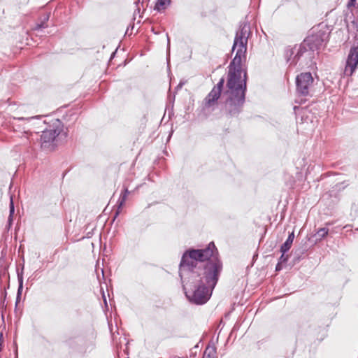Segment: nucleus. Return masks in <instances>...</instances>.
Returning a JSON list of instances; mask_svg holds the SVG:
<instances>
[{
	"instance_id": "19",
	"label": "nucleus",
	"mask_w": 358,
	"mask_h": 358,
	"mask_svg": "<svg viewBox=\"0 0 358 358\" xmlns=\"http://www.w3.org/2000/svg\"><path fill=\"white\" fill-rule=\"evenodd\" d=\"M347 28L349 31L356 34L358 31V21L353 20L347 24Z\"/></svg>"
},
{
	"instance_id": "6",
	"label": "nucleus",
	"mask_w": 358,
	"mask_h": 358,
	"mask_svg": "<svg viewBox=\"0 0 358 358\" xmlns=\"http://www.w3.org/2000/svg\"><path fill=\"white\" fill-rule=\"evenodd\" d=\"M250 34V24L247 22H241L238 30L236 31L232 46V51L238 48L235 56L243 57L245 59L248 40Z\"/></svg>"
},
{
	"instance_id": "18",
	"label": "nucleus",
	"mask_w": 358,
	"mask_h": 358,
	"mask_svg": "<svg viewBox=\"0 0 358 358\" xmlns=\"http://www.w3.org/2000/svg\"><path fill=\"white\" fill-rule=\"evenodd\" d=\"M328 233H329L328 228H326V227L320 228L315 234L317 240H322V238H324V237H326L327 236Z\"/></svg>"
},
{
	"instance_id": "23",
	"label": "nucleus",
	"mask_w": 358,
	"mask_h": 358,
	"mask_svg": "<svg viewBox=\"0 0 358 358\" xmlns=\"http://www.w3.org/2000/svg\"><path fill=\"white\" fill-rule=\"evenodd\" d=\"M121 193H123L124 194L129 195L130 194V192L128 190V188L127 187H123V190Z\"/></svg>"
},
{
	"instance_id": "16",
	"label": "nucleus",
	"mask_w": 358,
	"mask_h": 358,
	"mask_svg": "<svg viewBox=\"0 0 358 358\" xmlns=\"http://www.w3.org/2000/svg\"><path fill=\"white\" fill-rule=\"evenodd\" d=\"M171 3V0H157L155 9L159 12L164 10L166 6Z\"/></svg>"
},
{
	"instance_id": "20",
	"label": "nucleus",
	"mask_w": 358,
	"mask_h": 358,
	"mask_svg": "<svg viewBox=\"0 0 358 358\" xmlns=\"http://www.w3.org/2000/svg\"><path fill=\"white\" fill-rule=\"evenodd\" d=\"M14 211H15L14 204H13V199H10V215H9V217H8V222H11L12 221V217H13V215L14 213Z\"/></svg>"
},
{
	"instance_id": "12",
	"label": "nucleus",
	"mask_w": 358,
	"mask_h": 358,
	"mask_svg": "<svg viewBox=\"0 0 358 358\" xmlns=\"http://www.w3.org/2000/svg\"><path fill=\"white\" fill-rule=\"evenodd\" d=\"M50 13H46L41 15L39 18V22H38L34 29L35 31H39L42 29L48 27L47 22L49 20Z\"/></svg>"
},
{
	"instance_id": "15",
	"label": "nucleus",
	"mask_w": 358,
	"mask_h": 358,
	"mask_svg": "<svg viewBox=\"0 0 358 358\" xmlns=\"http://www.w3.org/2000/svg\"><path fill=\"white\" fill-rule=\"evenodd\" d=\"M127 196H128L127 195L124 194L123 193L120 194V198H119L118 201H117L118 208H117V210L116 211V213L115 214L113 220L118 216V215L120 213V209L121 208H122V206L124 205V203H125V202L127 201Z\"/></svg>"
},
{
	"instance_id": "8",
	"label": "nucleus",
	"mask_w": 358,
	"mask_h": 358,
	"mask_svg": "<svg viewBox=\"0 0 358 358\" xmlns=\"http://www.w3.org/2000/svg\"><path fill=\"white\" fill-rule=\"evenodd\" d=\"M225 80L222 78L217 84L214 86L203 101L202 107L203 110L213 111L216 108L218 99L221 96Z\"/></svg>"
},
{
	"instance_id": "29",
	"label": "nucleus",
	"mask_w": 358,
	"mask_h": 358,
	"mask_svg": "<svg viewBox=\"0 0 358 358\" xmlns=\"http://www.w3.org/2000/svg\"><path fill=\"white\" fill-rule=\"evenodd\" d=\"M166 36H167V40H168V45H167V49H168V51L170 49V41H169V35L168 34H166Z\"/></svg>"
},
{
	"instance_id": "21",
	"label": "nucleus",
	"mask_w": 358,
	"mask_h": 358,
	"mask_svg": "<svg viewBox=\"0 0 358 358\" xmlns=\"http://www.w3.org/2000/svg\"><path fill=\"white\" fill-rule=\"evenodd\" d=\"M285 253L286 252H282V255H281V256L279 258L278 262H280L282 264L287 263V262L288 260V258H289V255H285Z\"/></svg>"
},
{
	"instance_id": "13",
	"label": "nucleus",
	"mask_w": 358,
	"mask_h": 358,
	"mask_svg": "<svg viewBox=\"0 0 358 358\" xmlns=\"http://www.w3.org/2000/svg\"><path fill=\"white\" fill-rule=\"evenodd\" d=\"M17 280H18V288L17 292V296H16V301H15V306H17L18 303L20 302L21 299V295L23 289V275L22 272L20 273L17 272Z\"/></svg>"
},
{
	"instance_id": "4",
	"label": "nucleus",
	"mask_w": 358,
	"mask_h": 358,
	"mask_svg": "<svg viewBox=\"0 0 358 358\" xmlns=\"http://www.w3.org/2000/svg\"><path fill=\"white\" fill-rule=\"evenodd\" d=\"M63 131L62 122L57 119L48 129L42 131L40 136L41 147L43 150L52 151L57 146L58 136Z\"/></svg>"
},
{
	"instance_id": "11",
	"label": "nucleus",
	"mask_w": 358,
	"mask_h": 358,
	"mask_svg": "<svg viewBox=\"0 0 358 358\" xmlns=\"http://www.w3.org/2000/svg\"><path fill=\"white\" fill-rule=\"evenodd\" d=\"M27 127H23V135L22 138H24L26 139L27 142H24V143H35L36 141L39 139V135L38 132H31L29 130H26Z\"/></svg>"
},
{
	"instance_id": "31",
	"label": "nucleus",
	"mask_w": 358,
	"mask_h": 358,
	"mask_svg": "<svg viewBox=\"0 0 358 358\" xmlns=\"http://www.w3.org/2000/svg\"><path fill=\"white\" fill-rule=\"evenodd\" d=\"M94 347H95V344L94 343H91L90 351L93 350L94 348Z\"/></svg>"
},
{
	"instance_id": "2",
	"label": "nucleus",
	"mask_w": 358,
	"mask_h": 358,
	"mask_svg": "<svg viewBox=\"0 0 358 358\" xmlns=\"http://www.w3.org/2000/svg\"><path fill=\"white\" fill-rule=\"evenodd\" d=\"M243 59V57L235 56L228 66L227 92H243L246 94L248 76L242 68Z\"/></svg>"
},
{
	"instance_id": "25",
	"label": "nucleus",
	"mask_w": 358,
	"mask_h": 358,
	"mask_svg": "<svg viewBox=\"0 0 358 358\" xmlns=\"http://www.w3.org/2000/svg\"><path fill=\"white\" fill-rule=\"evenodd\" d=\"M139 3H140V0H136V1H134V3L136 4V7H137V8H136V10H135V13H136V12H138V13H139V12H140V8H138V4H139Z\"/></svg>"
},
{
	"instance_id": "28",
	"label": "nucleus",
	"mask_w": 358,
	"mask_h": 358,
	"mask_svg": "<svg viewBox=\"0 0 358 358\" xmlns=\"http://www.w3.org/2000/svg\"><path fill=\"white\" fill-rule=\"evenodd\" d=\"M12 124H13V127L15 129H18V130L20 131V128L18 125H16V124L15 122H12Z\"/></svg>"
},
{
	"instance_id": "24",
	"label": "nucleus",
	"mask_w": 358,
	"mask_h": 358,
	"mask_svg": "<svg viewBox=\"0 0 358 358\" xmlns=\"http://www.w3.org/2000/svg\"><path fill=\"white\" fill-rule=\"evenodd\" d=\"M355 3H356V0H350L348 3V7L355 6Z\"/></svg>"
},
{
	"instance_id": "14",
	"label": "nucleus",
	"mask_w": 358,
	"mask_h": 358,
	"mask_svg": "<svg viewBox=\"0 0 358 358\" xmlns=\"http://www.w3.org/2000/svg\"><path fill=\"white\" fill-rule=\"evenodd\" d=\"M294 238V231L291 232L285 242L280 247L281 252H287L291 248L293 241Z\"/></svg>"
},
{
	"instance_id": "32",
	"label": "nucleus",
	"mask_w": 358,
	"mask_h": 358,
	"mask_svg": "<svg viewBox=\"0 0 358 358\" xmlns=\"http://www.w3.org/2000/svg\"><path fill=\"white\" fill-rule=\"evenodd\" d=\"M129 29V27H127V31H126V34H127V33H128Z\"/></svg>"
},
{
	"instance_id": "5",
	"label": "nucleus",
	"mask_w": 358,
	"mask_h": 358,
	"mask_svg": "<svg viewBox=\"0 0 358 358\" xmlns=\"http://www.w3.org/2000/svg\"><path fill=\"white\" fill-rule=\"evenodd\" d=\"M330 30L325 24H319L313 30L311 35L307 36L302 42V47H308L314 52L318 50L329 40Z\"/></svg>"
},
{
	"instance_id": "22",
	"label": "nucleus",
	"mask_w": 358,
	"mask_h": 358,
	"mask_svg": "<svg viewBox=\"0 0 358 358\" xmlns=\"http://www.w3.org/2000/svg\"><path fill=\"white\" fill-rule=\"evenodd\" d=\"M35 117H28V118H24V117H14L13 118V120H18V121H23V122H30L31 120H33Z\"/></svg>"
},
{
	"instance_id": "17",
	"label": "nucleus",
	"mask_w": 358,
	"mask_h": 358,
	"mask_svg": "<svg viewBox=\"0 0 358 358\" xmlns=\"http://www.w3.org/2000/svg\"><path fill=\"white\" fill-rule=\"evenodd\" d=\"M215 348L208 346L204 350L203 358H215Z\"/></svg>"
},
{
	"instance_id": "9",
	"label": "nucleus",
	"mask_w": 358,
	"mask_h": 358,
	"mask_svg": "<svg viewBox=\"0 0 358 358\" xmlns=\"http://www.w3.org/2000/svg\"><path fill=\"white\" fill-rule=\"evenodd\" d=\"M313 82L314 79L311 73H301L296 78V92L304 96L310 95V90L313 87Z\"/></svg>"
},
{
	"instance_id": "30",
	"label": "nucleus",
	"mask_w": 358,
	"mask_h": 358,
	"mask_svg": "<svg viewBox=\"0 0 358 358\" xmlns=\"http://www.w3.org/2000/svg\"><path fill=\"white\" fill-rule=\"evenodd\" d=\"M183 85V83H180L178 86L176 87V90H178L179 89L182 88Z\"/></svg>"
},
{
	"instance_id": "7",
	"label": "nucleus",
	"mask_w": 358,
	"mask_h": 358,
	"mask_svg": "<svg viewBox=\"0 0 358 358\" xmlns=\"http://www.w3.org/2000/svg\"><path fill=\"white\" fill-rule=\"evenodd\" d=\"M245 101V94L237 92H228V97L224 101V112L230 117L238 116Z\"/></svg>"
},
{
	"instance_id": "3",
	"label": "nucleus",
	"mask_w": 358,
	"mask_h": 358,
	"mask_svg": "<svg viewBox=\"0 0 358 358\" xmlns=\"http://www.w3.org/2000/svg\"><path fill=\"white\" fill-rule=\"evenodd\" d=\"M302 47V43L299 45H295L293 48L286 50L285 57L287 62L289 65L299 66L301 68L304 66H311L314 63L313 59L315 57V52L308 47Z\"/></svg>"
},
{
	"instance_id": "27",
	"label": "nucleus",
	"mask_w": 358,
	"mask_h": 358,
	"mask_svg": "<svg viewBox=\"0 0 358 358\" xmlns=\"http://www.w3.org/2000/svg\"><path fill=\"white\" fill-rule=\"evenodd\" d=\"M73 340L71 338H69V339H67L65 342L66 343L67 345L71 347L72 346V343H73Z\"/></svg>"
},
{
	"instance_id": "10",
	"label": "nucleus",
	"mask_w": 358,
	"mask_h": 358,
	"mask_svg": "<svg viewBox=\"0 0 358 358\" xmlns=\"http://www.w3.org/2000/svg\"><path fill=\"white\" fill-rule=\"evenodd\" d=\"M358 65V45L351 47L345 68V73L351 76L356 70Z\"/></svg>"
},
{
	"instance_id": "33",
	"label": "nucleus",
	"mask_w": 358,
	"mask_h": 358,
	"mask_svg": "<svg viewBox=\"0 0 358 358\" xmlns=\"http://www.w3.org/2000/svg\"><path fill=\"white\" fill-rule=\"evenodd\" d=\"M357 230H358V228H357Z\"/></svg>"
},
{
	"instance_id": "1",
	"label": "nucleus",
	"mask_w": 358,
	"mask_h": 358,
	"mask_svg": "<svg viewBox=\"0 0 358 358\" xmlns=\"http://www.w3.org/2000/svg\"><path fill=\"white\" fill-rule=\"evenodd\" d=\"M213 242L203 249H189L182 256L179 275L188 301L203 305L210 299L222 270Z\"/></svg>"
},
{
	"instance_id": "26",
	"label": "nucleus",
	"mask_w": 358,
	"mask_h": 358,
	"mask_svg": "<svg viewBox=\"0 0 358 358\" xmlns=\"http://www.w3.org/2000/svg\"><path fill=\"white\" fill-rule=\"evenodd\" d=\"M282 263L280 262H278L276 266H275V271H280L282 269Z\"/></svg>"
}]
</instances>
